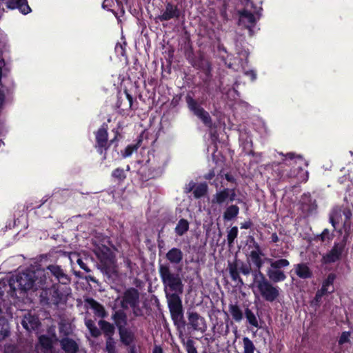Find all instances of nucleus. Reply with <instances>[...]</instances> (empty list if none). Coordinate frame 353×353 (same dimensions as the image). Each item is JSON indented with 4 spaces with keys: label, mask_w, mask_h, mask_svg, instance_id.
Returning <instances> with one entry per match:
<instances>
[{
    "label": "nucleus",
    "mask_w": 353,
    "mask_h": 353,
    "mask_svg": "<svg viewBox=\"0 0 353 353\" xmlns=\"http://www.w3.org/2000/svg\"><path fill=\"white\" fill-rule=\"evenodd\" d=\"M245 318H246L248 322L251 325H252L255 327H257V328L260 327L259 323H258V320H257L255 314L250 308L247 307L245 310Z\"/></svg>",
    "instance_id": "40"
},
{
    "label": "nucleus",
    "mask_w": 353,
    "mask_h": 353,
    "mask_svg": "<svg viewBox=\"0 0 353 353\" xmlns=\"http://www.w3.org/2000/svg\"><path fill=\"white\" fill-rule=\"evenodd\" d=\"M240 272H241L244 275H248L251 272V267L249 265L244 264L241 263V267H239Z\"/></svg>",
    "instance_id": "54"
},
{
    "label": "nucleus",
    "mask_w": 353,
    "mask_h": 353,
    "mask_svg": "<svg viewBox=\"0 0 353 353\" xmlns=\"http://www.w3.org/2000/svg\"><path fill=\"white\" fill-rule=\"evenodd\" d=\"M125 310L122 308L114 311L111 316V319L113 321L114 327L117 328L118 332L127 327L128 325V316Z\"/></svg>",
    "instance_id": "18"
},
{
    "label": "nucleus",
    "mask_w": 353,
    "mask_h": 353,
    "mask_svg": "<svg viewBox=\"0 0 353 353\" xmlns=\"http://www.w3.org/2000/svg\"><path fill=\"white\" fill-rule=\"evenodd\" d=\"M333 291H334L333 289L330 291H329V289H325V286L323 285H322L321 289L317 290V292L323 296H324L327 293H332Z\"/></svg>",
    "instance_id": "62"
},
{
    "label": "nucleus",
    "mask_w": 353,
    "mask_h": 353,
    "mask_svg": "<svg viewBox=\"0 0 353 353\" xmlns=\"http://www.w3.org/2000/svg\"><path fill=\"white\" fill-rule=\"evenodd\" d=\"M91 336L94 338H97L101 334L100 328L99 329L96 325L89 330Z\"/></svg>",
    "instance_id": "55"
},
{
    "label": "nucleus",
    "mask_w": 353,
    "mask_h": 353,
    "mask_svg": "<svg viewBox=\"0 0 353 353\" xmlns=\"http://www.w3.org/2000/svg\"><path fill=\"white\" fill-rule=\"evenodd\" d=\"M228 188H223L217 191L212 196V203L221 205L225 203H228Z\"/></svg>",
    "instance_id": "29"
},
{
    "label": "nucleus",
    "mask_w": 353,
    "mask_h": 353,
    "mask_svg": "<svg viewBox=\"0 0 353 353\" xmlns=\"http://www.w3.org/2000/svg\"><path fill=\"white\" fill-rule=\"evenodd\" d=\"M96 254L99 259L102 269L108 271L110 270L114 263V256L110 248L105 246L103 249H99Z\"/></svg>",
    "instance_id": "17"
},
{
    "label": "nucleus",
    "mask_w": 353,
    "mask_h": 353,
    "mask_svg": "<svg viewBox=\"0 0 353 353\" xmlns=\"http://www.w3.org/2000/svg\"><path fill=\"white\" fill-rule=\"evenodd\" d=\"M270 268L276 270H282L281 269L285 268L290 265V261L285 259H279L277 260H269Z\"/></svg>",
    "instance_id": "34"
},
{
    "label": "nucleus",
    "mask_w": 353,
    "mask_h": 353,
    "mask_svg": "<svg viewBox=\"0 0 353 353\" xmlns=\"http://www.w3.org/2000/svg\"><path fill=\"white\" fill-rule=\"evenodd\" d=\"M244 353H254L255 346L253 342L248 337H243V339Z\"/></svg>",
    "instance_id": "46"
},
{
    "label": "nucleus",
    "mask_w": 353,
    "mask_h": 353,
    "mask_svg": "<svg viewBox=\"0 0 353 353\" xmlns=\"http://www.w3.org/2000/svg\"><path fill=\"white\" fill-rule=\"evenodd\" d=\"M112 176L119 183L123 182L126 179V174L123 168H117L112 172Z\"/></svg>",
    "instance_id": "43"
},
{
    "label": "nucleus",
    "mask_w": 353,
    "mask_h": 353,
    "mask_svg": "<svg viewBox=\"0 0 353 353\" xmlns=\"http://www.w3.org/2000/svg\"><path fill=\"white\" fill-rule=\"evenodd\" d=\"M239 234V230L236 226H233L230 228V230L228 232L227 234V241L228 244L230 247L232 246L234 240L237 238Z\"/></svg>",
    "instance_id": "41"
},
{
    "label": "nucleus",
    "mask_w": 353,
    "mask_h": 353,
    "mask_svg": "<svg viewBox=\"0 0 353 353\" xmlns=\"http://www.w3.org/2000/svg\"><path fill=\"white\" fill-rule=\"evenodd\" d=\"M239 22L245 24L247 28L254 27L256 23L254 15L246 9L239 11Z\"/></svg>",
    "instance_id": "22"
},
{
    "label": "nucleus",
    "mask_w": 353,
    "mask_h": 353,
    "mask_svg": "<svg viewBox=\"0 0 353 353\" xmlns=\"http://www.w3.org/2000/svg\"><path fill=\"white\" fill-rule=\"evenodd\" d=\"M119 341L125 347L136 344L137 336L135 332L129 327H125L118 332Z\"/></svg>",
    "instance_id": "19"
},
{
    "label": "nucleus",
    "mask_w": 353,
    "mask_h": 353,
    "mask_svg": "<svg viewBox=\"0 0 353 353\" xmlns=\"http://www.w3.org/2000/svg\"><path fill=\"white\" fill-rule=\"evenodd\" d=\"M195 186H196V183L194 182H193V181L190 182L185 188V190H186L185 192L187 193H189V192H192V190L194 191Z\"/></svg>",
    "instance_id": "61"
},
{
    "label": "nucleus",
    "mask_w": 353,
    "mask_h": 353,
    "mask_svg": "<svg viewBox=\"0 0 353 353\" xmlns=\"http://www.w3.org/2000/svg\"><path fill=\"white\" fill-rule=\"evenodd\" d=\"M228 203L229 202H233L236 200V189L234 188H228Z\"/></svg>",
    "instance_id": "52"
},
{
    "label": "nucleus",
    "mask_w": 353,
    "mask_h": 353,
    "mask_svg": "<svg viewBox=\"0 0 353 353\" xmlns=\"http://www.w3.org/2000/svg\"><path fill=\"white\" fill-rule=\"evenodd\" d=\"M85 325L88 330L95 325V323L92 319H85Z\"/></svg>",
    "instance_id": "63"
},
{
    "label": "nucleus",
    "mask_w": 353,
    "mask_h": 353,
    "mask_svg": "<svg viewBox=\"0 0 353 353\" xmlns=\"http://www.w3.org/2000/svg\"><path fill=\"white\" fill-rule=\"evenodd\" d=\"M215 176V172L214 169H211L207 174L203 176L206 180H211Z\"/></svg>",
    "instance_id": "59"
},
{
    "label": "nucleus",
    "mask_w": 353,
    "mask_h": 353,
    "mask_svg": "<svg viewBox=\"0 0 353 353\" xmlns=\"http://www.w3.org/2000/svg\"><path fill=\"white\" fill-rule=\"evenodd\" d=\"M128 347V353H138L136 344Z\"/></svg>",
    "instance_id": "64"
},
{
    "label": "nucleus",
    "mask_w": 353,
    "mask_h": 353,
    "mask_svg": "<svg viewBox=\"0 0 353 353\" xmlns=\"http://www.w3.org/2000/svg\"><path fill=\"white\" fill-rule=\"evenodd\" d=\"M59 344L65 353H78L79 352V343L72 338L62 337L59 339Z\"/></svg>",
    "instance_id": "20"
},
{
    "label": "nucleus",
    "mask_w": 353,
    "mask_h": 353,
    "mask_svg": "<svg viewBox=\"0 0 353 353\" xmlns=\"http://www.w3.org/2000/svg\"><path fill=\"white\" fill-rule=\"evenodd\" d=\"M267 275L269 278V281L274 283L283 282L287 278L283 270H276L272 268H269L267 270Z\"/></svg>",
    "instance_id": "28"
},
{
    "label": "nucleus",
    "mask_w": 353,
    "mask_h": 353,
    "mask_svg": "<svg viewBox=\"0 0 353 353\" xmlns=\"http://www.w3.org/2000/svg\"><path fill=\"white\" fill-rule=\"evenodd\" d=\"M46 284L49 283L61 285H68L71 279L67 274L66 270L61 265H49L46 268Z\"/></svg>",
    "instance_id": "6"
},
{
    "label": "nucleus",
    "mask_w": 353,
    "mask_h": 353,
    "mask_svg": "<svg viewBox=\"0 0 353 353\" xmlns=\"http://www.w3.org/2000/svg\"><path fill=\"white\" fill-rule=\"evenodd\" d=\"M17 349L15 345L12 344L6 345L4 347V353H16Z\"/></svg>",
    "instance_id": "58"
},
{
    "label": "nucleus",
    "mask_w": 353,
    "mask_h": 353,
    "mask_svg": "<svg viewBox=\"0 0 353 353\" xmlns=\"http://www.w3.org/2000/svg\"><path fill=\"white\" fill-rule=\"evenodd\" d=\"M124 93L125 99L120 97L118 99L117 106L123 111L132 110L133 97L126 90L124 91Z\"/></svg>",
    "instance_id": "25"
},
{
    "label": "nucleus",
    "mask_w": 353,
    "mask_h": 353,
    "mask_svg": "<svg viewBox=\"0 0 353 353\" xmlns=\"http://www.w3.org/2000/svg\"><path fill=\"white\" fill-rule=\"evenodd\" d=\"M239 207L236 205H228L223 214V218L224 221H232L237 217L238 214H239Z\"/></svg>",
    "instance_id": "30"
},
{
    "label": "nucleus",
    "mask_w": 353,
    "mask_h": 353,
    "mask_svg": "<svg viewBox=\"0 0 353 353\" xmlns=\"http://www.w3.org/2000/svg\"><path fill=\"white\" fill-rule=\"evenodd\" d=\"M334 234L333 232H330L327 228L324 229L320 234L315 236L314 240L316 241H321L322 243L327 241L330 243L334 239Z\"/></svg>",
    "instance_id": "39"
},
{
    "label": "nucleus",
    "mask_w": 353,
    "mask_h": 353,
    "mask_svg": "<svg viewBox=\"0 0 353 353\" xmlns=\"http://www.w3.org/2000/svg\"><path fill=\"white\" fill-rule=\"evenodd\" d=\"M159 274L164 287L171 319L181 337L186 325L182 299L179 296L183 290L182 279L179 273L172 271L169 263L159 264Z\"/></svg>",
    "instance_id": "1"
},
{
    "label": "nucleus",
    "mask_w": 353,
    "mask_h": 353,
    "mask_svg": "<svg viewBox=\"0 0 353 353\" xmlns=\"http://www.w3.org/2000/svg\"><path fill=\"white\" fill-rule=\"evenodd\" d=\"M229 311L235 321L240 322L243 319V312L237 304H230Z\"/></svg>",
    "instance_id": "37"
},
{
    "label": "nucleus",
    "mask_w": 353,
    "mask_h": 353,
    "mask_svg": "<svg viewBox=\"0 0 353 353\" xmlns=\"http://www.w3.org/2000/svg\"><path fill=\"white\" fill-rule=\"evenodd\" d=\"M85 303L94 310L96 316L101 318H105L108 315L106 310L103 305L92 298H88L85 299Z\"/></svg>",
    "instance_id": "23"
},
{
    "label": "nucleus",
    "mask_w": 353,
    "mask_h": 353,
    "mask_svg": "<svg viewBox=\"0 0 353 353\" xmlns=\"http://www.w3.org/2000/svg\"><path fill=\"white\" fill-rule=\"evenodd\" d=\"M346 241L345 239L334 242L332 248L323 255L322 263L327 265L340 261L345 253Z\"/></svg>",
    "instance_id": "9"
},
{
    "label": "nucleus",
    "mask_w": 353,
    "mask_h": 353,
    "mask_svg": "<svg viewBox=\"0 0 353 353\" xmlns=\"http://www.w3.org/2000/svg\"><path fill=\"white\" fill-rule=\"evenodd\" d=\"M351 336V333L349 331L343 332L339 337L338 341L339 345H341L346 343L350 342V338Z\"/></svg>",
    "instance_id": "49"
},
{
    "label": "nucleus",
    "mask_w": 353,
    "mask_h": 353,
    "mask_svg": "<svg viewBox=\"0 0 353 353\" xmlns=\"http://www.w3.org/2000/svg\"><path fill=\"white\" fill-rule=\"evenodd\" d=\"M23 327L28 331H36L38 336L39 343L37 344L35 349L37 353H44V335L39 334L38 329L41 326L37 317L32 316L30 314L25 315L21 321Z\"/></svg>",
    "instance_id": "8"
},
{
    "label": "nucleus",
    "mask_w": 353,
    "mask_h": 353,
    "mask_svg": "<svg viewBox=\"0 0 353 353\" xmlns=\"http://www.w3.org/2000/svg\"><path fill=\"white\" fill-rule=\"evenodd\" d=\"M139 303L140 293L139 290L135 288L130 287L123 292L120 305L123 310H128L129 307H134Z\"/></svg>",
    "instance_id": "12"
},
{
    "label": "nucleus",
    "mask_w": 353,
    "mask_h": 353,
    "mask_svg": "<svg viewBox=\"0 0 353 353\" xmlns=\"http://www.w3.org/2000/svg\"><path fill=\"white\" fill-rule=\"evenodd\" d=\"M254 282L256 284L257 289L262 298L272 303L279 296V288L274 285L268 280L261 271H259L257 277L256 272H253Z\"/></svg>",
    "instance_id": "5"
},
{
    "label": "nucleus",
    "mask_w": 353,
    "mask_h": 353,
    "mask_svg": "<svg viewBox=\"0 0 353 353\" xmlns=\"http://www.w3.org/2000/svg\"><path fill=\"white\" fill-rule=\"evenodd\" d=\"M133 311V314L135 316H141L143 315L142 309L139 307V303H137L134 307H131Z\"/></svg>",
    "instance_id": "57"
},
{
    "label": "nucleus",
    "mask_w": 353,
    "mask_h": 353,
    "mask_svg": "<svg viewBox=\"0 0 353 353\" xmlns=\"http://www.w3.org/2000/svg\"><path fill=\"white\" fill-rule=\"evenodd\" d=\"M260 254H263L261 252H259L256 250H252L250 252V257L252 259V263L256 265L257 268V270H255L254 272H256L257 277L259 276V271H261L260 269L261 268L263 265V260L261 259Z\"/></svg>",
    "instance_id": "36"
},
{
    "label": "nucleus",
    "mask_w": 353,
    "mask_h": 353,
    "mask_svg": "<svg viewBox=\"0 0 353 353\" xmlns=\"http://www.w3.org/2000/svg\"><path fill=\"white\" fill-rule=\"evenodd\" d=\"M216 52L219 57L224 61L228 68H232L234 65H243L248 62L249 52L243 48V46H235V54L228 52L224 46H216Z\"/></svg>",
    "instance_id": "4"
},
{
    "label": "nucleus",
    "mask_w": 353,
    "mask_h": 353,
    "mask_svg": "<svg viewBox=\"0 0 353 353\" xmlns=\"http://www.w3.org/2000/svg\"><path fill=\"white\" fill-rule=\"evenodd\" d=\"M336 274L334 273H330L327 278L323 281L322 285L324 286L330 287L333 285L334 281L336 279Z\"/></svg>",
    "instance_id": "50"
},
{
    "label": "nucleus",
    "mask_w": 353,
    "mask_h": 353,
    "mask_svg": "<svg viewBox=\"0 0 353 353\" xmlns=\"http://www.w3.org/2000/svg\"><path fill=\"white\" fill-rule=\"evenodd\" d=\"M98 325L105 339L113 337L116 329L114 325L103 319L99 320Z\"/></svg>",
    "instance_id": "27"
},
{
    "label": "nucleus",
    "mask_w": 353,
    "mask_h": 353,
    "mask_svg": "<svg viewBox=\"0 0 353 353\" xmlns=\"http://www.w3.org/2000/svg\"><path fill=\"white\" fill-rule=\"evenodd\" d=\"M280 154L285 157L283 161H289V160L294 161L295 163L300 162L301 163L298 166V168L299 169H301L302 164H305V165H307V163L305 161V160L301 155H296L293 152H288L286 154L281 153Z\"/></svg>",
    "instance_id": "35"
},
{
    "label": "nucleus",
    "mask_w": 353,
    "mask_h": 353,
    "mask_svg": "<svg viewBox=\"0 0 353 353\" xmlns=\"http://www.w3.org/2000/svg\"><path fill=\"white\" fill-rule=\"evenodd\" d=\"M77 264L79 265V267L85 270L86 272H90L91 270L88 268L87 263L84 261V260L82 258H78L77 260Z\"/></svg>",
    "instance_id": "53"
},
{
    "label": "nucleus",
    "mask_w": 353,
    "mask_h": 353,
    "mask_svg": "<svg viewBox=\"0 0 353 353\" xmlns=\"http://www.w3.org/2000/svg\"><path fill=\"white\" fill-rule=\"evenodd\" d=\"M244 74L249 77L252 81H255L256 79V72L253 70L245 71Z\"/></svg>",
    "instance_id": "56"
},
{
    "label": "nucleus",
    "mask_w": 353,
    "mask_h": 353,
    "mask_svg": "<svg viewBox=\"0 0 353 353\" xmlns=\"http://www.w3.org/2000/svg\"><path fill=\"white\" fill-rule=\"evenodd\" d=\"M189 228L190 223L188 221L185 219L182 218L178 221L174 228V232L177 236H181L189 230Z\"/></svg>",
    "instance_id": "31"
},
{
    "label": "nucleus",
    "mask_w": 353,
    "mask_h": 353,
    "mask_svg": "<svg viewBox=\"0 0 353 353\" xmlns=\"http://www.w3.org/2000/svg\"><path fill=\"white\" fill-rule=\"evenodd\" d=\"M108 124L103 123L101 127L94 132L95 142L94 148L97 152L103 155L102 160L104 161L107 158V150L110 145H114L115 148L118 146V142L123 138L121 134L122 127L120 123L117 128L112 130L114 137L108 140Z\"/></svg>",
    "instance_id": "3"
},
{
    "label": "nucleus",
    "mask_w": 353,
    "mask_h": 353,
    "mask_svg": "<svg viewBox=\"0 0 353 353\" xmlns=\"http://www.w3.org/2000/svg\"><path fill=\"white\" fill-rule=\"evenodd\" d=\"M181 10L177 5L172 2H166L165 4V10L161 14L157 17V19L161 21H170L172 19H179L181 16Z\"/></svg>",
    "instance_id": "16"
},
{
    "label": "nucleus",
    "mask_w": 353,
    "mask_h": 353,
    "mask_svg": "<svg viewBox=\"0 0 353 353\" xmlns=\"http://www.w3.org/2000/svg\"><path fill=\"white\" fill-rule=\"evenodd\" d=\"M70 290L65 285L46 284V305H54L58 306L65 300Z\"/></svg>",
    "instance_id": "7"
},
{
    "label": "nucleus",
    "mask_w": 353,
    "mask_h": 353,
    "mask_svg": "<svg viewBox=\"0 0 353 353\" xmlns=\"http://www.w3.org/2000/svg\"><path fill=\"white\" fill-rule=\"evenodd\" d=\"M139 179L143 182H147L151 179H155L162 175L163 170L159 166H151L149 161L142 165L138 170Z\"/></svg>",
    "instance_id": "13"
},
{
    "label": "nucleus",
    "mask_w": 353,
    "mask_h": 353,
    "mask_svg": "<svg viewBox=\"0 0 353 353\" xmlns=\"http://www.w3.org/2000/svg\"><path fill=\"white\" fill-rule=\"evenodd\" d=\"M105 350L107 353H117L116 349V341L114 337L105 339Z\"/></svg>",
    "instance_id": "44"
},
{
    "label": "nucleus",
    "mask_w": 353,
    "mask_h": 353,
    "mask_svg": "<svg viewBox=\"0 0 353 353\" xmlns=\"http://www.w3.org/2000/svg\"><path fill=\"white\" fill-rule=\"evenodd\" d=\"M182 343L185 346L187 353H198V351L194 345L195 343L192 339H188L186 341L182 339Z\"/></svg>",
    "instance_id": "45"
},
{
    "label": "nucleus",
    "mask_w": 353,
    "mask_h": 353,
    "mask_svg": "<svg viewBox=\"0 0 353 353\" xmlns=\"http://www.w3.org/2000/svg\"><path fill=\"white\" fill-rule=\"evenodd\" d=\"M323 296V295L316 291L314 298L310 302V305L315 307H319Z\"/></svg>",
    "instance_id": "51"
},
{
    "label": "nucleus",
    "mask_w": 353,
    "mask_h": 353,
    "mask_svg": "<svg viewBox=\"0 0 353 353\" xmlns=\"http://www.w3.org/2000/svg\"><path fill=\"white\" fill-rule=\"evenodd\" d=\"M253 225V223L248 220L241 223V229H250Z\"/></svg>",
    "instance_id": "60"
},
{
    "label": "nucleus",
    "mask_w": 353,
    "mask_h": 353,
    "mask_svg": "<svg viewBox=\"0 0 353 353\" xmlns=\"http://www.w3.org/2000/svg\"><path fill=\"white\" fill-rule=\"evenodd\" d=\"M208 190V187L206 183H201L196 185L193 191V194L195 199H200L204 196Z\"/></svg>",
    "instance_id": "38"
},
{
    "label": "nucleus",
    "mask_w": 353,
    "mask_h": 353,
    "mask_svg": "<svg viewBox=\"0 0 353 353\" xmlns=\"http://www.w3.org/2000/svg\"><path fill=\"white\" fill-rule=\"evenodd\" d=\"M59 332L61 337H68L71 334L70 327L64 323H59Z\"/></svg>",
    "instance_id": "48"
},
{
    "label": "nucleus",
    "mask_w": 353,
    "mask_h": 353,
    "mask_svg": "<svg viewBox=\"0 0 353 353\" xmlns=\"http://www.w3.org/2000/svg\"><path fill=\"white\" fill-rule=\"evenodd\" d=\"M44 276V270L42 268V258L34 261L26 271L12 276L9 279L10 295L14 296L16 292H25L30 290L34 283Z\"/></svg>",
    "instance_id": "2"
},
{
    "label": "nucleus",
    "mask_w": 353,
    "mask_h": 353,
    "mask_svg": "<svg viewBox=\"0 0 353 353\" xmlns=\"http://www.w3.org/2000/svg\"><path fill=\"white\" fill-rule=\"evenodd\" d=\"M166 259L172 265L181 263L183 259V253L180 248H172L165 254Z\"/></svg>",
    "instance_id": "21"
},
{
    "label": "nucleus",
    "mask_w": 353,
    "mask_h": 353,
    "mask_svg": "<svg viewBox=\"0 0 353 353\" xmlns=\"http://www.w3.org/2000/svg\"><path fill=\"white\" fill-rule=\"evenodd\" d=\"M188 325L192 330L203 333L206 331L207 325L205 319L196 312H187Z\"/></svg>",
    "instance_id": "15"
},
{
    "label": "nucleus",
    "mask_w": 353,
    "mask_h": 353,
    "mask_svg": "<svg viewBox=\"0 0 353 353\" xmlns=\"http://www.w3.org/2000/svg\"><path fill=\"white\" fill-rule=\"evenodd\" d=\"M143 141V136L140 134L137 139V142L134 144H130L126 146L124 150V152L123 153V156L124 157H128L132 154V153L137 150V149L141 146V144Z\"/></svg>",
    "instance_id": "33"
},
{
    "label": "nucleus",
    "mask_w": 353,
    "mask_h": 353,
    "mask_svg": "<svg viewBox=\"0 0 353 353\" xmlns=\"http://www.w3.org/2000/svg\"><path fill=\"white\" fill-rule=\"evenodd\" d=\"M342 208V214L345 216V219L343 221V225L346 226L350 225V220L352 219V213L350 208L347 207L341 206Z\"/></svg>",
    "instance_id": "47"
},
{
    "label": "nucleus",
    "mask_w": 353,
    "mask_h": 353,
    "mask_svg": "<svg viewBox=\"0 0 353 353\" xmlns=\"http://www.w3.org/2000/svg\"><path fill=\"white\" fill-rule=\"evenodd\" d=\"M59 343V338L57 337L56 334H52V337H48L46 336V352H53V344L55 343Z\"/></svg>",
    "instance_id": "42"
},
{
    "label": "nucleus",
    "mask_w": 353,
    "mask_h": 353,
    "mask_svg": "<svg viewBox=\"0 0 353 353\" xmlns=\"http://www.w3.org/2000/svg\"><path fill=\"white\" fill-rule=\"evenodd\" d=\"M342 214V208L341 207H336L334 208L330 215V222L334 228V230L336 228V225L339 223L340 219H341Z\"/></svg>",
    "instance_id": "32"
},
{
    "label": "nucleus",
    "mask_w": 353,
    "mask_h": 353,
    "mask_svg": "<svg viewBox=\"0 0 353 353\" xmlns=\"http://www.w3.org/2000/svg\"><path fill=\"white\" fill-rule=\"evenodd\" d=\"M295 273L300 279H311L313 276L312 271L307 263H300L294 265Z\"/></svg>",
    "instance_id": "24"
},
{
    "label": "nucleus",
    "mask_w": 353,
    "mask_h": 353,
    "mask_svg": "<svg viewBox=\"0 0 353 353\" xmlns=\"http://www.w3.org/2000/svg\"><path fill=\"white\" fill-rule=\"evenodd\" d=\"M185 101L189 110L201 119L205 125L208 127L212 126V120L210 114L199 104L196 100L190 94H187Z\"/></svg>",
    "instance_id": "10"
},
{
    "label": "nucleus",
    "mask_w": 353,
    "mask_h": 353,
    "mask_svg": "<svg viewBox=\"0 0 353 353\" xmlns=\"http://www.w3.org/2000/svg\"><path fill=\"white\" fill-rule=\"evenodd\" d=\"M185 101L189 110L201 119L205 125L208 127L212 126V120L210 114L199 104L196 100L190 94H187Z\"/></svg>",
    "instance_id": "11"
},
{
    "label": "nucleus",
    "mask_w": 353,
    "mask_h": 353,
    "mask_svg": "<svg viewBox=\"0 0 353 353\" xmlns=\"http://www.w3.org/2000/svg\"><path fill=\"white\" fill-rule=\"evenodd\" d=\"M228 270L233 281L237 282L238 284L243 285V281L240 276V269L238 261L236 260L232 263H228Z\"/></svg>",
    "instance_id": "26"
},
{
    "label": "nucleus",
    "mask_w": 353,
    "mask_h": 353,
    "mask_svg": "<svg viewBox=\"0 0 353 353\" xmlns=\"http://www.w3.org/2000/svg\"><path fill=\"white\" fill-rule=\"evenodd\" d=\"M185 54L191 65L197 68H203L205 65L204 54L201 49H195L193 46H186Z\"/></svg>",
    "instance_id": "14"
}]
</instances>
